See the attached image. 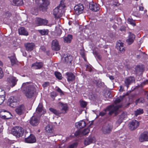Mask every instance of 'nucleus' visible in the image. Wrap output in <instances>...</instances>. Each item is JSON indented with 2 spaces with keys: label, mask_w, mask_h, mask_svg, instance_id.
Returning <instances> with one entry per match:
<instances>
[{
  "label": "nucleus",
  "mask_w": 148,
  "mask_h": 148,
  "mask_svg": "<svg viewBox=\"0 0 148 148\" xmlns=\"http://www.w3.org/2000/svg\"><path fill=\"white\" fill-rule=\"evenodd\" d=\"M29 84L28 82L23 83L21 88L23 90V93L27 98H31L34 96L36 89L35 85H29Z\"/></svg>",
  "instance_id": "nucleus-1"
},
{
  "label": "nucleus",
  "mask_w": 148,
  "mask_h": 148,
  "mask_svg": "<svg viewBox=\"0 0 148 148\" xmlns=\"http://www.w3.org/2000/svg\"><path fill=\"white\" fill-rule=\"evenodd\" d=\"M121 107L120 106H114V105H112L108 107L106 109H105L104 112H99V115L101 116H103L106 114V111H109L108 114L111 115L114 112L116 114L117 113L119 108Z\"/></svg>",
  "instance_id": "nucleus-2"
},
{
  "label": "nucleus",
  "mask_w": 148,
  "mask_h": 148,
  "mask_svg": "<svg viewBox=\"0 0 148 148\" xmlns=\"http://www.w3.org/2000/svg\"><path fill=\"white\" fill-rule=\"evenodd\" d=\"M65 6L63 2L62 3V1L59 6L53 10V14L56 18H59L61 17L62 14V10L65 7Z\"/></svg>",
  "instance_id": "nucleus-3"
},
{
  "label": "nucleus",
  "mask_w": 148,
  "mask_h": 148,
  "mask_svg": "<svg viewBox=\"0 0 148 148\" xmlns=\"http://www.w3.org/2000/svg\"><path fill=\"white\" fill-rule=\"evenodd\" d=\"M40 116L36 115L33 116L31 118L29 123H30L33 126L37 125L40 122Z\"/></svg>",
  "instance_id": "nucleus-4"
},
{
  "label": "nucleus",
  "mask_w": 148,
  "mask_h": 148,
  "mask_svg": "<svg viewBox=\"0 0 148 148\" xmlns=\"http://www.w3.org/2000/svg\"><path fill=\"white\" fill-rule=\"evenodd\" d=\"M84 9L83 5L81 4H79L75 5L74 7V10L75 13L79 15L83 12Z\"/></svg>",
  "instance_id": "nucleus-5"
},
{
  "label": "nucleus",
  "mask_w": 148,
  "mask_h": 148,
  "mask_svg": "<svg viewBox=\"0 0 148 148\" xmlns=\"http://www.w3.org/2000/svg\"><path fill=\"white\" fill-rule=\"evenodd\" d=\"M72 60V57L70 54L64 55L62 58V62L66 64L71 63Z\"/></svg>",
  "instance_id": "nucleus-6"
},
{
  "label": "nucleus",
  "mask_w": 148,
  "mask_h": 148,
  "mask_svg": "<svg viewBox=\"0 0 148 148\" xmlns=\"http://www.w3.org/2000/svg\"><path fill=\"white\" fill-rule=\"evenodd\" d=\"M89 8L90 10L94 12H97L99 10V5L93 2L89 3Z\"/></svg>",
  "instance_id": "nucleus-7"
},
{
  "label": "nucleus",
  "mask_w": 148,
  "mask_h": 148,
  "mask_svg": "<svg viewBox=\"0 0 148 148\" xmlns=\"http://www.w3.org/2000/svg\"><path fill=\"white\" fill-rule=\"evenodd\" d=\"M9 132L16 137H19L23 135V130H9Z\"/></svg>",
  "instance_id": "nucleus-8"
},
{
  "label": "nucleus",
  "mask_w": 148,
  "mask_h": 148,
  "mask_svg": "<svg viewBox=\"0 0 148 148\" xmlns=\"http://www.w3.org/2000/svg\"><path fill=\"white\" fill-rule=\"evenodd\" d=\"M18 79L16 77L13 76H10L7 78V81L12 87L14 86L16 84Z\"/></svg>",
  "instance_id": "nucleus-9"
},
{
  "label": "nucleus",
  "mask_w": 148,
  "mask_h": 148,
  "mask_svg": "<svg viewBox=\"0 0 148 148\" xmlns=\"http://www.w3.org/2000/svg\"><path fill=\"white\" fill-rule=\"evenodd\" d=\"M96 141V139L94 137L89 136L85 139L84 144L85 145L87 146L92 143H95Z\"/></svg>",
  "instance_id": "nucleus-10"
},
{
  "label": "nucleus",
  "mask_w": 148,
  "mask_h": 148,
  "mask_svg": "<svg viewBox=\"0 0 148 148\" xmlns=\"http://www.w3.org/2000/svg\"><path fill=\"white\" fill-rule=\"evenodd\" d=\"M90 132V130H78L74 134L76 137L79 138L82 136L88 134Z\"/></svg>",
  "instance_id": "nucleus-11"
},
{
  "label": "nucleus",
  "mask_w": 148,
  "mask_h": 148,
  "mask_svg": "<svg viewBox=\"0 0 148 148\" xmlns=\"http://www.w3.org/2000/svg\"><path fill=\"white\" fill-rule=\"evenodd\" d=\"M42 3L39 6V9L40 10L44 11L46 10L47 7L49 4V2L48 0H42Z\"/></svg>",
  "instance_id": "nucleus-12"
},
{
  "label": "nucleus",
  "mask_w": 148,
  "mask_h": 148,
  "mask_svg": "<svg viewBox=\"0 0 148 148\" xmlns=\"http://www.w3.org/2000/svg\"><path fill=\"white\" fill-rule=\"evenodd\" d=\"M139 125V123L138 121L134 120L129 123V125L130 129L132 130H135L138 127Z\"/></svg>",
  "instance_id": "nucleus-13"
},
{
  "label": "nucleus",
  "mask_w": 148,
  "mask_h": 148,
  "mask_svg": "<svg viewBox=\"0 0 148 148\" xmlns=\"http://www.w3.org/2000/svg\"><path fill=\"white\" fill-rule=\"evenodd\" d=\"M51 47L53 50L55 51H58L60 49V47L57 40H54L52 41Z\"/></svg>",
  "instance_id": "nucleus-14"
},
{
  "label": "nucleus",
  "mask_w": 148,
  "mask_h": 148,
  "mask_svg": "<svg viewBox=\"0 0 148 148\" xmlns=\"http://www.w3.org/2000/svg\"><path fill=\"white\" fill-rule=\"evenodd\" d=\"M25 140L26 143H32L36 142V139L33 134H30L28 137L25 138Z\"/></svg>",
  "instance_id": "nucleus-15"
},
{
  "label": "nucleus",
  "mask_w": 148,
  "mask_h": 148,
  "mask_svg": "<svg viewBox=\"0 0 148 148\" xmlns=\"http://www.w3.org/2000/svg\"><path fill=\"white\" fill-rule=\"evenodd\" d=\"M135 78L133 77H129L126 78L124 81L125 85L127 88L129 87V85L135 81Z\"/></svg>",
  "instance_id": "nucleus-16"
},
{
  "label": "nucleus",
  "mask_w": 148,
  "mask_h": 148,
  "mask_svg": "<svg viewBox=\"0 0 148 148\" xmlns=\"http://www.w3.org/2000/svg\"><path fill=\"white\" fill-rule=\"evenodd\" d=\"M139 140L141 142L148 141V132H144L141 135L139 138Z\"/></svg>",
  "instance_id": "nucleus-17"
},
{
  "label": "nucleus",
  "mask_w": 148,
  "mask_h": 148,
  "mask_svg": "<svg viewBox=\"0 0 148 148\" xmlns=\"http://www.w3.org/2000/svg\"><path fill=\"white\" fill-rule=\"evenodd\" d=\"M129 34L128 38L126 40V41L128 44L130 45L134 42L135 36L134 34L130 32H129Z\"/></svg>",
  "instance_id": "nucleus-18"
},
{
  "label": "nucleus",
  "mask_w": 148,
  "mask_h": 148,
  "mask_svg": "<svg viewBox=\"0 0 148 148\" xmlns=\"http://www.w3.org/2000/svg\"><path fill=\"white\" fill-rule=\"evenodd\" d=\"M25 110V106L23 105L19 106L15 110L16 112L18 115H21L23 114Z\"/></svg>",
  "instance_id": "nucleus-19"
},
{
  "label": "nucleus",
  "mask_w": 148,
  "mask_h": 148,
  "mask_svg": "<svg viewBox=\"0 0 148 148\" xmlns=\"http://www.w3.org/2000/svg\"><path fill=\"white\" fill-rule=\"evenodd\" d=\"M36 22L38 25H46L48 23V21L39 18H36Z\"/></svg>",
  "instance_id": "nucleus-20"
},
{
  "label": "nucleus",
  "mask_w": 148,
  "mask_h": 148,
  "mask_svg": "<svg viewBox=\"0 0 148 148\" xmlns=\"http://www.w3.org/2000/svg\"><path fill=\"white\" fill-rule=\"evenodd\" d=\"M86 122L83 120H81L75 123V126L79 130L84 128L86 125Z\"/></svg>",
  "instance_id": "nucleus-21"
},
{
  "label": "nucleus",
  "mask_w": 148,
  "mask_h": 148,
  "mask_svg": "<svg viewBox=\"0 0 148 148\" xmlns=\"http://www.w3.org/2000/svg\"><path fill=\"white\" fill-rule=\"evenodd\" d=\"M25 46L27 51H31L32 50L35 45L33 43H27L24 44Z\"/></svg>",
  "instance_id": "nucleus-22"
},
{
  "label": "nucleus",
  "mask_w": 148,
  "mask_h": 148,
  "mask_svg": "<svg viewBox=\"0 0 148 148\" xmlns=\"http://www.w3.org/2000/svg\"><path fill=\"white\" fill-rule=\"evenodd\" d=\"M73 38V35L71 34H68L66 36L63 38L64 42L67 43H70Z\"/></svg>",
  "instance_id": "nucleus-23"
},
{
  "label": "nucleus",
  "mask_w": 148,
  "mask_h": 148,
  "mask_svg": "<svg viewBox=\"0 0 148 148\" xmlns=\"http://www.w3.org/2000/svg\"><path fill=\"white\" fill-rule=\"evenodd\" d=\"M68 81H72L75 79V76L71 72H67L66 73Z\"/></svg>",
  "instance_id": "nucleus-24"
},
{
  "label": "nucleus",
  "mask_w": 148,
  "mask_h": 148,
  "mask_svg": "<svg viewBox=\"0 0 148 148\" xmlns=\"http://www.w3.org/2000/svg\"><path fill=\"white\" fill-rule=\"evenodd\" d=\"M17 101V100L15 97H11L9 101L10 106L12 107H14V106H16Z\"/></svg>",
  "instance_id": "nucleus-25"
},
{
  "label": "nucleus",
  "mask_w": 148,
  "mask_h": 148,
  "mask_svg": "<svg viewBox=\"0 0 148 148\" xmlns=\"http://www.w3.org/2000/svg\"><path fill=\"white\" fill-rule=\"evenodd\" d=\"M42 63L41 62H36L32 65V67H33L34 69H40L42 68Z\"/></svg>",
  "instance_id": "nucleus-26"
},
{
  "label": "nucleus",
  "mask_w": 148,
  "mask_h": 148,
  "mask_svg": "<svg viewBox=\"0 0 148 148\" xmlns=\"http://www.w3.org/2000/svg\"><path fill=\"white\" fill-rule=\"evenodd\" d=\"M42 108V104L40 103H39L36 110V112L38 114V115L40 116L42 115L41 113L43 110Z\"/></svg>",
  "instance_id": "nucleus-27"
},
{
  "label": "nucleus",
  "mask_w": 148,
  "mask_h": 148,
  "mask_svg": "<svg viewBox=\"0 0 148 148\" xmlns=\"http://www.w3.org/2000/svg\"><path fill=\"white\" fill-rule=\"evenodd\" d=\"M116 48L118 50L121 52H124L125 51L124 47L123 46V43L122 42H118L116 45Z\"/></svg>",
  "instance_id": "nucleus-28"
},
{
  "label": "nucleus",
  "mask_w": 148,
  "mask_h": 148,
  "mask_svg": "<svg viewBox=\"0 0 148 148\" xmlns=\"http://www.w3.org/2000/svg\"><path fill=\"white\" fill-rule=\"evenodd\" d=\"M49 110L52 113L57 116H59L62 113V112L59 110H57L52 108H50Z\"/></svg>",
  "instance_id": "nucleus-29"
},
{
  "label": "nucleus",
  "mask_w": 148,
  "mask_h": 148,
  "mask_svg": "<svg viewBox=\"0 0 148 148\" xmlns=\"http://www.w3.org/2000/svg\"><path fill=\"white\" fill-rule=\"evenodd\" d=\"M19 34L20 35L27 36L28 35V32L23 27H20L18 29Z\"/></svg>",
  "instance_id": "nucleus-30"
},
{
  "label": "nucleus",
  "mask_w": 148,
  "mask_h": 148,
  "mask_svg": "<svg viewBox=\"0 0 148 148\" xmlns=\"http://www.w3.org/2000/svg\"><path fill=\"white\" fill-rule=\"evenodd\" d=\"M8 57L10 59L12 65L16 63L17 60L15 57V54L13 53L12 56L10 57Z\"/></svg>",
  "instance_id": "nucleus-31"
},
{
  "label": "nucleus",
  "mask_w": 148,
  "mask_h": 148,
  "mask_svg": "<svg viewBox=\"0 0 148 148\" xmlns=\"http://www.w3.org/2000/svg\"><path fill=\"white\" fill-rule=\"evenodd\" d=\"M143 71V69L142 67L140 66H137L135 68V72L136 74H141Z\"/></svg>",
  "instance_id": "nucleus-32"
},
{
  "label": "nucleus",
  "mask_w": 148,
  "mask_h": 148,
  "mask_svg": "<svg viewBox=\"0 0 148 148\" xmlns=\"http://www.w3.org/2000/svg\"><path fill=\"white\" fill-rule=\"evenodd\" d=\"M62 105L61 107V110L62 112V113L63 114H65L67 112V111L68 110V107L67 105L64 104L62 103H61Z\"/></svg>",
  "instance_id": "nucleus-33"
},
{
  "label": "nucleus",
  "mask_w": 148,
  "mask_h": 148,
  "mask_svg": "<svg viewBox=\"0 0 148 148\" xmlns=\"http://www.w3.org/2000/svg\"><path fill=\"white\" fill-rule=\"evenodd\" d=\"M143 112L144 111L142 109L139 108L134 111V114L136 116H137L138 115H139L143 114Z\"/></svg>",
  "instance_id": "nucleus-34"
},
{
  "label": "nucleus",
  "mask_w": 148,
  "mask_h": 148,
  "mask_svg": "<svg viewBox=\"0 0 148 148\" xmlns=\"http://www.w3.org/2000/svg\"><path fill=\"white\" fill-rule=\"evenodd\" d=\"M56 77L59 79H62V77L61 74L58 72L56 71L54 73Z\"/></svg>",
  "instance_id": "nucleus-35"
},
{
  "label": "nucleus",
  "mask_w": 148,
  "mask_h": 148,
  "mask_svg": "<svg viewBox=\"0 0 148 148\" xmlns=\"http://www.w3.org/2000/svg\"><path fill=\"white\" fill-rule=\"evenodd\" d=\"M39 32L42 35H46L48 34V30H39Z\"/></svg>",
  "instance_id": "nucleus-36"
},
{
  "label": "nucleus",
  "mask_w": 148,
  "mask_h": 148,
  "mask_svg": "<svg viewBox=\"0 0 148 148\" xmlns=\"http://www.w3.org/2000/svg\"><path fill=\"white\" fill-rule=\"evenodd\" d=\"M129 23L130 24L134 26L136 25V23H135V21L132 18H128L127 20Z\"/></svg>",
  "instance_id": "nucleus-37"
},
{
  "label": "nucleus",
  "mask_w": 148,
  "mask_h": 148,
  "mask_svg": "<svg viewBox=\"0 0 148 148\" xmlns=\"http://www.w3.org/2000/svg\"><path fill=\"white\" fill-rule=\"evenodd\" d=\"M145 102V100L143 98H140L136 100L135 101L136 104L140 103H143Z\"/></svg>",
  "instance_id": "nucleus-38"
},
{
  "label": "nucleus",
  "mask_w": 148,
  "mask_h": 148,
  "mask_svg": "<svg viewBox=\"0 0 148 148\" xmlns=\"http://www.w3.org/2000/svg\"><path fill=\"white\" fill-rule=\"evenodd\" d=\"M80 104L81 107L83 108H85L86 107L87 105V103L83 101H80Z\"/></svg>",
  "instance_id": "nucleus-39"
},
{
  "label": "nucleus",
  "mask_w": 148,
  "mask_h": 148,
  "mask_svg": "<svg viewBox=\"0 0 148 148\" xmlns=\"http://www.w3.org/2000/svg\"><path fill=\"white\" fill-rule=\"evenodd\" d=\"M55 33L57 34V36H60L62 34V31L60 29L58 28L56 29Z\"/></svg>",
  "instance_id": "nucleus-40"
},
{
  "label": "nucleus",
  "mask_w": 148,
  "mask_h": 148,
  "mask_svg": "<svg viewBox=\"0 0 148 148\" xmlns=\"http://www.w3.org/2000/svg\"><path fill=\"white\" fill-rule=\"evenodd\" d=\"M77 145V143H75L69 146L67 148H75Z\"/></svg>",
  "instance_id": "nucleus-41"
},
{
  "label": "nucleus",
  "mask_w": 148,
  "mask_h": 148,
  "mask_svg": "<svg viewBox=\"0 0 148 148\" xmlns=\"http://www.w3.org/2000/svg\"><path fill=\"white\" fill-rule=\"evenodd\" d=\"M3 112H1L0 113V117L3 119H6V115H3V112H5V110H3Z\"/></svg>",
  "instance_id": "nucleus-42"
},
{
  "label": "nucleus",
  "mask_w": 148,
  "mask_h": 148,
  "mask_svg": "<svg viewBox=\"0 0 148 148\" xmlns=\"http://www.w3.org/2000/svg\"><path fill=\"white\" fill-rule=\"evenodd\" d=\"M53 129L52 125L51 124H49L45 127V130H53Z\"/></svg>",
  "instance_id": "nucleus-43"
},
{
  "label": "nucleus",
  "mask_w": 148,
  "mask_h": 148,
  "mask_svg": "<svg viewBox=\"0 0 148 148\" xmlns=\"http://www.w3.org/2000/svg\"><path fill=\"white\" fill-rule=\"evenodd\" d=\"M94 54L96 56L97 58L100 60H101V56L97 52H95L94 53Z\"/></svg>",
  "instance_id": "nucleus-44"
},
{
  "label": "nucleus",
  "mask_w": 148,
  "mask_h": 148,
  "mask_svg": "<svg viewBox=\"0 0 148 148\" xmlns=\"http://www.w3.org/2000/svg\"><path fill=\"white\" fill-rule=\"evenodd\" d=\"M5 115L6 116V119H10L12 118V115L11 113L9 112H7Z\"/></svg>",
  "instance_id": "nucleus-45"
},
{
  "label": "nucleus",
  "mask_w": 148,
  "mask_h": 148,
  "mask_svg": "<svg viewBox=\"0 0 148 148\" xmlns=\"http://www.w3.org/2000/svg\"><path fill=\"white\" fill-rule=\"evenodd\" d=\"M18 1V0H10V2L13 5L17 6Z\"/></svg>",
  "instance_id": "nucleus-46"
},
{
  "label": "nucleus",
  "mask_w": 148,
  "mask_h": 148,
  "mask_svg": "<svg viewBox=\"0 0 148 148\" xmlns=\"http://www.w3.org/2000/svg\"><path fill=\"white\" fill-rule=\"evenodd\" d=\"M17 3V6H21L23 4V0H18Z\"/></svg>",
  "instance_id": "nucleus-47"
},
{
  "label": "nucleus",
  "mask_w": 148,
  "mask_h": 148,
  "mask_svg": "<svg viewBox=\"0 0 148 148\" xmlns=\"http://www.w3.org/2000/svg\"><path fill=\"white\" fill-rule=\"evenodd\" d=\"M5 97H0V105L4 101Z\"/></svg>",
  "instance_id": "nucleus-48"
},
{
  "label": "nucleus",
  "mask_w": 148,
  "mask_h": 148,
  "mask_svg": "<svg viewBox=\"0 0 148 148\" xmlns=\"http://www.w3.org/2000/svg\"><path fill=\"white\" fill-rule=\"evenodd\" d=\"M111 130H102V132L105 134H109Z\"/></svg>",
  "instance_id": "nucleus-49"
},
{
  "label": "nucleus",
  "mask_w": 148,
  "mask_h": 148,
  "mask_svg": "<svg viewBox=\"0 0 148 148\" xmlns=\"http://www.w3.org/2000/svg\"><path fill=\"white\" fill-rule=\"evenodd\" d=\"M5 91L4 90H1L0 92V97H5Z\"/></svg>",
  "instance_id": "nucleus-50"
},
{
  "label": "nucleus",
  "mask_w": 148,
  "mask_h": 148,
  "mask_svg": "<svg viewBox=\"0 0 148 148\" xmlns=\"http://www.w3.org/2000/svg\"><path fill=\"white\" fill-rule=\"evenodd\" d=\"M3 76V72L2 68L0 67V79L2 78Z\"/></svg>",
  "instance_id": "nucleus-51"
},
{
  "label": "nucleus",
  "mask_w": 148,
  "mask_h": 148,
  "mask_svg": "<svg viewBox=\"0 0 148 148\" xmlns=\"http://www.w3.org/2000/svg\"><path fill=\"white\" fill-rule=\"evenodd\" d=\"M32 13L33 14H37V10H35L34 8H32L31 10Z\"/></svg>",
  "instance_id": "nucleus-52"
},
{
  "label": "nucleus",
  "mask_w": 148,
  "mask_h": 148,
  "mask_svg": "<svg viewBox=\"0 0 148 148\" xmlns=\"http://www.w3.org/2000/svg\"><path fill=\"white\" fill-rule=\"evenodd\" d=\"M49 82H46L42 84V86L44 87H47L49 85Z\"/></svg>",
  "instance_id": "nucleus-53"
},
{
  "label": "nucleus",
  "mask_w": 148,
  "mask_h": 148,
  "mask_svg": "<svg viewBox=\"0 0 148 148\" xmlns=\"http://www.w3.org/2000/svg\"><path fill=\"white\" fill-rule=\"evenodd\" d=\"M22 127H19V126H16L13 128L12 130H22Z\"/></svg>",
  "instance_id": "nucleus-54"
},
{
  "label": "nucleus",
  "mask_w": 148,
  "mask_h": 148,
  "mask_svg": "<svg viewBox=\"0 0 148 148\" xmlns=\"http://www.w3.org/2000/svg\"><path fill=\"white\" fill-rule=\"evenodd\" d=\"M56 90L59 93H60L61 95H64V93L59 88H58Z\"/></svg>",
  "instance_id": "nucleus-55"
},
{
  "label": "nucleus",
  "mask_w": 148,
  "mask_h": 148,
  "mask_svg": "<svg viewBox=\"0 0 148 148\" xmlns=\"http://www.w3.org/2000/svg\"><path fill=\"white\" fill-rule=\"evenodd\" d=\"M96 86L98 87H100L101 86V83L100 81H98L96 84Z\"/></svg>",
  "instance_id": "nucleus-56"
},
{
  "label": "nucleus",
  "mask_w": 148,
  "mask_h": 148,
  "mask_svg": "<svg viewBox=\"0 0 148 148\" xmlns=\"http://www.w3.org/2000/svg\"><path fill=\"white\" fill-rule=\"evenodd\" d=\"M56 96L57 94L55 92H53L51 93V96L52 98L55 97H56Z\"/></svg>",
  "instance_id": "nucleus-57"
},
{
  "label": "nucleus",
  "mask_w": 148,
  "mask_h": 148,
  "mask_svg": "<svg viewBox=\"0 0 148 148\" xmlns=\"http://www.w3.org/2000/svg\"><path fill=\"white\" fill-rule=\"evenodd\" d=\"M86 70L89 72H91L92 70L90 67L87 66L86 67Z\"/></svg>",
  "instance_id": "nucleus-58"
},
{
  "label": "nucleus",
  "mask_w": 148,
  "mask_h": 148,
  "mask_svg": "<svg viewBox=\"0 0 148 148\" xmlns=\"http://www.w3.org/2000/svg\"><path fill=\"white\" fill-rule=\"evenodd\" d=\"M121 101V99L119 98H117L116 99L115 101V104H117L118 103L120 102Z\"/></svg>",
  "instance_id": "nucleus-59"
},
{
  "label": "nucleus",
  "mask_w": 148,
  "mask_h": 148,
  "mask_svg": "<svg viewBox=\"0 0 148 148\" xmlns=\"http://www.w3.org/2000/svg\"><path fill=\"white\" fill-rule=\"evenodd\" d=\"M80 54L83 57L84 56V53L83 50H81L80 51Z\"/></svg>",
  "instance_id": "nucleus-60"
},
{
  "label": "nucleus",
  "mask_w": 148,
  "mask_h": 148,
  "mask_svg": "<svg viewBox=\"0 0 148 148\" xmlns=\"http://www.w3.org/2000/svg\"><path fill=\"white\" fill-rule=\"evenodd\" d=\"M125 27L123 26L122 27L120 28V29L121 31H124L125 30Z\"/></svg>",
  "instance_id": "nucleus-61"
},
{
  "label": "nucleus",
  "mask_w": 148,
  "mask_h": 148,
  "mask_svg": "<svg viewBox=\"0 0 148 148\" xmlns=\"http://www.w3.org/2000/svg\"><path fill=\"white\" fill-rule=\"evenodd\" d=\"M41 49L43 51H45V49L44 47L42 46L41 47Z\"/></svg>",
  "instance_id": "nucleus-62"
},
{
  "label": "nucleus",
  "mask_w": 148,
  "mask_h": 148,
  "mask_svg": "<svg viewBox=\"0 0 148 148\" xmlns=\"http://www.w3.org/2000/svg\"><path fill=\"white\" fill-rule=\"evenodd\" d=\"M46 131L48 133H53V130H46Z\"/></svg>",
  "instance_id": "nucleus-63"
},
{
  "label": "nucleus",
  "mask_w": 148,
  "mask_h": 148,
  "mask_svg": "<svg viewBox=\"0 0 148 148\" xmlns=\"http://www.w3.org/2000/svg\"><path fill=\"white\" fill-rule=\"evenodd\" d=\"M109 78L111 80H113L114 79V77L113 76L111 75L109 76Z\"/></svg>",
  "instance_id": "nucleus-64"
}]
</instances>
